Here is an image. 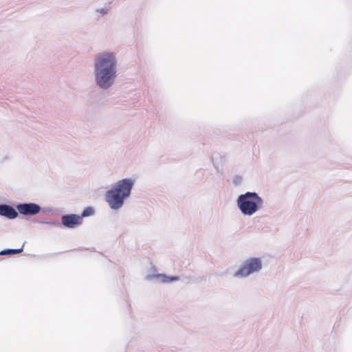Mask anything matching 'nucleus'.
Listing matches in <instances>:
<instances>
[{
	"instance_id": "obj_10",
	"label": "nucleus",
	"mask_w": 352,
	"mask_h": 352,
	"mask_svg": "<svg viewBox=\"0 0 352 352\" xmlns=\"http://www.w3.org/2000/svg\"><path fill=\"white\" fill-rule=\"evenodd\" d=\"M96 213V210L93 206H87L85 207L80 214H79L80 217H81L82 221L83 222V218L88 217L94 215Z\"/></svg>"
},
{
	"instance_id": "obj_8",
	"label": "nucleus",
	"mask_w": 352,
	"mask_h": 352,
	"mask_svg": "<svg viewBox=\"0 0 352 352\" xmlns=\"http://www.w3.org/2000/svg\"><path fill=\"white\" fill-rule=\"evenodd\" d=\"M145 279L147 280L156 279L161 283H168L178 281L179 276L176 275H167L166 274H152L146 275Z\"/></svg>"
},
{
	"instance_id": "obj_3",
	"label": "nucleus",
	"mask_w": 352,
	"mask_h": 352,
	"mask_svg": "<svg viewBox=\"0 0 352 352\" xmlns=\"http://www.w3.org/2000/svg\"><path fill=\"white\" fill-rule=\"evenodd\" d=\"M236 202L243 215L252 216L263 208L264 201L257 192L247 191L239 195Z\"/></svg>"
},
{
	"instance_id": "obj_5",
	"label": "nucleus",
	"mask_w": 352,
	"mask_h": 352,
	"mask_svg": "<svg viewBox=\"0 0 352 352\" xmlns=\"http://www.w3.org/2000/svg\"><path fill=\"white\" fill-rule=\"evenodd\" d=\"M18 211V217L29 219L30 217L41 213V206L34 202H18L15 204Z\"/></svg>"
},
{
	"instance_id": "obj_2",
	"label": "nucleus",
	"mask_w": 352,
	"mask_h": 352,
	"mask_svg": "<svg viewBox=\"0 0 352 352\" xmlns=\"http://www.w3.org/2000/svg\"><path fill=\"white\" fill-rule=\"evenodd\" d=\"M135 183V180L133 178H123L105 192V201L111 210H118L123 206L125 201L130 197Z\"/></svg>"
},
{
	"instance_id": "obj_7",
	"label": "nucleus",
	"mask_w": 352,
	"mask_h": 352,
	"mask_svg": "<svg viewBox=\"0 0 352 352\" xmlns=\"http://www.w3.org/2000/svg\"><path fill=\"white\" fill-rule=\"evenodd\" d=\"M0 216L8 219H15L18 217V211L14 206L7 203H0Z\"/></svg>"
},
{
	"instance_id": "obj_4",
	"label": "nucleus",
	"mask_w": 352,
	"mask_h": 352,
	"mask_svg": "<svg viewBox=\"0 0 352 352\" xmlns=\"http://www.w3.org/2000/svg\"><path fill=\"white\" fill-rule=\"evenodd\" d=\"M263 261L260 257H250L245 259L234 273L235 278H245L262 270Z\"/></svg>"
},
{
	"instance_id": "obj_6",
	"label": "nucleus",
	"mask_w": 352,
	"mask_h": 352,
	"mask_svg": "<svg viewBox=\"0 0 352 352\" xmlns=\"http://www.w3.org/2000/svg\"><path fill=\"white\" fill-rule=\"evenodd\" d=\"M61 221L63 227L68 229H74L82 224L81 217L74 213L63 214Z\"/></svg>"
},
{
	"instance_id": "obj_13",
	"label": "nucleus",
	"mask_w": 352,
	"mask_h": 352,
	"mask_svg": "<svg viewBox=\"0 0 352 352\" xmlns=\"http://www.w3.org/2000/svg\"><path fill=\"white\" fill-rule=\"evenodd\" d=\"M47 221L46 219H43V218H34L32 221L33 223H43V224H46L47 223Z\"/></svg>"
},
{
	"instance_id": "obj_12",
	"label": "nucleus",
	"mask_w": 352,
	"mask_h": 352,
	"mask_svg": "<svg viewBox=\"0 0 352 352\" xmlns=\"http://www.w3.org/2000/svg\"><path fill=\"white\" fill-rule=\"evenodd\" d=\"M46 224L53 226L55 227H58V228L63 227L62 221L59 222L58 221H48L47 220Z\"/></svg>"
},
{
	"instance_id": "obj_11",
	"label": "nucleus",
	"mask_w": 352,
	"mask_h": 352,
	"mask_svg": "<svg viewBox=\"0 0 352 352\" xmlns=\"http://www.w3.org/2000/svg\"><path fill=\"white\" fill-rule=\"evenodd\" d=\"M243 178L241 175H236L234 176L232 183L234 186H239L241 184Z\"/></svg>"
},
{
	"instance_id": "obj_9",
	"label": "nucleus",
	"mask_w": 352,
	"mask_h": 352,
	"mask_svg": "<svg viewBox=\"0 0 352 352\" xmlns=\"http://www.w3.org/2000/svg\"><path fill=\"white\" fill-rule=\"evenodd\" d=\"M25 241L22 245L21 248H16V249H12V248H6L0 251V255H13V254H20L23 251V247L25 244Z\"/></svg>"
},
{
	"instance_id": "obj_1",
	"label": "nucleus",
	"mask_w": 352,
	"mask_h": 352,
	"mask_svg": "<svg viewBox=\"0 0 352 352\" xmlns=\"http://www.w3.org/2000/svg\"><path fill=\"white\" fill-rule=\"evenodd\" d=\"M118 61L112 52H103L96 56L94 66V82L102 91L109 89L117 78Z\"/></svg>"
},
{
	"instance_id": "obj_16",
	"label": "nucleus",
	"mask_w": 352,
	"mask_h": 352,
	"mask_svg": "<svg viewBox=\"0 0 352 352\" xmlns=\"http://www.w3.org/2000/svg\"><path fill=\"white\" fill-rule=\"evenodd\" d=\"M215 154H213L212 156V163L214 166V168L217 169V171H219V164L214 161Z\"/></svg>"
},
{
	"instance_id": "obj_15",
	"label": "nucleus",
	"mask_w": 352,
	"mask_h": 352,
	"mask_svg": "<svg viewBox=\"0 0 352 352\" xmlns=\"http://www.w3.org/2000/svg\"><path fill=\"white\" fill-rule=\"evenodd\" d=\"M97 12H100L102 15H105L108 13V10L105 8H102L97 10Z\"/></svg>"
},
{
	"instance_id": "obj_14",
	"label": "nucleus",
	"mask_w": 352,
	"mask_h": 352,
	"mask_svg": "<svg viewBox=\"0 0 352 352\" xmlns=\"http://www.w3.org/2000/svg\"><path fill=\"white\" fill-rule=\"evenodd\" d=\"M41 212L46 213V212H52L53 211V208L50 207H41Z\"/></svg>"
}]
</instances>
